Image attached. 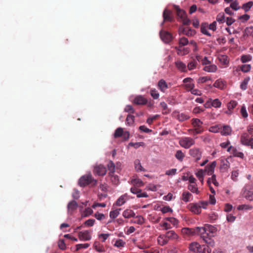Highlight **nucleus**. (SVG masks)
Here are the masks:
<instances>
[{"mask_svg":"<svg viewBox=\"0 0 253 253\" xmlns=\"http://www.w3.org/2000/svg\"><path fill=\"white\" fill-rule=\"evenodd\" d=\"M209 244L201 245L198 243L194 242L189 245V250L197 253H211V249Z\"/></svg>","mask_w":253,"mask_h":253,"instance_id":"f257e3e1","label":"nucleus"},{"mask_svg":"<svg viewBox=\"0 0 253 253\" xmlns=\"http://www.w3.org/2000/svg\"><path fill=\"white\" fill-rule=\"evenodd\" d=\"M195 233H197L201 235L204 242L209 244L210 246L213 247L214 245V241L208 237V233H207L205 226L204 227H197L195 229Z\"/></svg>","mask_w":253,"mask_h":253,"instance_id":"f03ea898","label":"nucleus"},{"mask_svg":"<svg viewBox=\"0 0 253 253\" xmlns=\"http://www.w3.org/2000/svg\"><path fill=\"white\" fill-rule=\"evenodd\" d=\"M97 184V180L94 179L90 173L83 175L79 180V184L82 187L88 185L94 186Z\"/></svg>","mask_w":253,"mask_h":253,"instance_id":"7ed1b4c3","label":"nucleus"},{"mask_svg":"<svg viewBox=\"0 0 253 253\" xmlns=\"http://www.w3.org/2000/svg\"><path fill=\"white\" fill-rule=\"evenodd\" d=\"M242 196L247 200H253V183L247 184L242 190Z\"/></svg>","mask_w":253,"mask_h":253,"instance_id":"20e7f679","label":"nucleus"},{"mask_svg":"<svg viewBox=\"0 0 253 253\" xmlns=\"http://www.w3.org/2000/svg\"><path fill=\"white\" fill-rule=\"evenodd\" d=\"M241 142L242 144L246 146H250L253 149V135L244 132L241 136Z\"/></svg>","mask_w":253,"mask_h":253,"instance_id":"39448f33","label":"nucleus"},{"mask_svg":"<svg viewBox=\"0 0 253 253\" xmlns=\"http://www.w3.org/2000/svg\"><path fill=\"white\" fill-rule=\"evenodd\" d=\"M179 144L185 149H188L195 144V140L191 137H182L179 139Z\"/></svg>","mask_w":253,"mask_h":253,"instance_id":"423d86ee","label":"nucleus"},{"mask_svg":"<svg viewBox=\"0 0 253 253\" xmlns=\"http://www.w3.org/2000/svg\"><path fill=\"white\" fill-rule=\"evenodd\" d=\"M172 116L180 122H183L188 120L190 116L186 113H181L175 111L172 113Z\"/></svg>","mask_w":253,"mask_h":253,"instance_id":"0eeeda50","label":"nucleus"},{"mask_svg":"<svg viewBox=\"0 0 253 253\" xmlns=\"http://www.w3.org/2000/svg\"><path fill=\"white\" fill-rule=\"evenodd\" d=\"M160 36L162 40L166 43H169L172 39V36L170 33L163 30L160 32Z\"/></svg>","mask_w":253,"mask_h":253,"instance_id":"6e6552de","label":"nucleus"},{"mask_svg":"<svg viewBox=\"0 0 253 253\" xmlns=\"http://www.w3.org/2000/svg\"><path fill=\"white\" fill-rule=\"evenodd\" d=\"M189 153L191 156L195 159L196 162H198L201 158L202 152L198 148H193L190 149Z\"/></svg>","mask_w":253,"mask_h":253,"instance_id":"1a4fd4ad","label":"nucleus"},{"mask_svg":"<svg viewBox=\"0 0 253 253\" xmlns=\"http://www.w3.org/2000/svg\"><path fill=\"white\" fill-rule=\"evenodd\" d=\"M78 237L80 240L89 241L91 238V233L88 230L80 231L78 233Z\"/></svg>","mask_w":253,"mask_h":253,"instance_id":"9d476101","label":"nucleus"},{"mask_svg":"<svg viewBox=\"0 0 253 253\" xmlns=\"http://www.w3.org/2000/svg\"><path fill=\"white\" fill-rule=\"evenodd\" d=\"M106 168L104 166L100 165L94 167L93 173L99 176H104L106 173Z\"/></svg>","mask_w":253,"mask_h":253,"instance_id":"9b49d317","label":"nucleus"},{"mask_svg":"<svg viewBox=\"0 0 253 253\" xmlns=\"http://www.w3.org/2000/svg\"><path fill=\"white\" fill-rule=\"evenodd\" d=\"M137 186L134 185L130 188V191L131 193L137 195V198L145 197L147 198L148 197V194L146 192L141 193V190L138 189Z\"/></svg>","mask_w":253,"mask_h":253,"instance_id":"f8f14e48","label":"nucleus"},{"mask_svg":"<svg viewBox=\"0 0 253 253\" xmlns=\"http://www.w3.org/2000/svg\"><path fill=\"white\" fill-rule=\"evenodd\" d=\"M193 79L191 78L184 79L183 82L185 84L184 87L187 91H190L195 87V84L192 83Z\"/></svg>","mask_w":253,"mask_h":253,"instance_id":"ddd939ff","label":"nucleus"},{"mask_svg":"<svg viewBox=\"0 0 253 253\" xmlns=\"http://www.w3.org/2000/svg\"><path fill=\"white\" fill-rule=\"evenodd\" d=\"M164 21L162 23V25L164 24V23L166 21L172 22L173 20V18L172 15V12L170 10L165 9L163 14Z\"/></svg>","mask_w":253,"mask_h":253,"instance_id":"4468645a","label":"nucleus"},{"mask_svg":"<svg viewBox=\"0 0 253 253\" xmlns=\"http://www.w3.org/2000/svg\"><path fill=\"white\" fill-rule=\"evenodd\" d=\"M179 34H183L186 35L187 36H192L194 35L196 32L194 30H192L188 27L184 28L180 27L179 29Z\"/></svg>","mask_w":253,"mask_h":253,"instance_id":"2eb2a0df","label":"nucleus"},{"mask_svg":"<svg viewBox=\"0 0 253 253\" xmlns=\"http://www.w3.org/2000/svg\"><path fill=\"white\" fill-rule=\"evenodd\" d=\"M188 209L195 214H199L201 212V209L198 203H191L188 206Z\"/></svg>","mask_w":253,"mask_h":253,"instance_id":"dca6fc26","label":"nucleus"},{"mask_svg":"<svg viewBox=\"0 0 253 253\" xmlns=\"http://www.w3.org/2000/svg\"><path fill=\"white\" fill-rule=\"evenodd\" d=\"M165 235L168 241L169 240H176L179 238L178 235L173 230L167 231Z\"/></svg>","mask_w":253,"mask_h":253,"instance_id":"f3484780","label":"nucleus"},{"mask_svg":"<svg viewBox=\"0 0 253 253\" xmlns=\"http://www.w3.org/2000/svg\"><path fill=\"white\" fill-rule=\"evenodd\" d=\"M134 103L137 105H144L147 104L148 101L146 98L141 95L135 97L133 100Z\"/></svg>","mask_w":253,"mask_h":253,"instance_id":"a211bd4d","label":"nucleus"},{"mask_svg":"<svg viewBox=\"0 0 253 253\" xmlns=\"http://www.w3.org/2000/svg\"><path fill=\"white\" fill-rule=\"evenodd\" d=\"M222 128L220 129V132L222 135L227 136L231 134L232 128L228 125H224L221 126Z\"/></svg>","mask_w":253,"mask_h":253,"instance_id":"6ab92c4d","label":"nucleus"},{"mask_svg":"<svg viewBox=\"0 0 253 253\" xmlns=\"http://www.w3.org/2000/svg\"><path fill=\"white\" fill-rule=\"evenodd\" d=\"M216 164L215 161L212 162L210 165H207L204 170L205 172H207L208 175H211L214 171Z\"/></svg>","mask_w":253,"mask_h":253,"instance_id":"aec40b11","label":"nucleus"},{"mask_svg":"<svg viewBox=\"0 0 253 253\" xmlns=\"http://www.w3.org/2000/svg\"><path fill=\"white\" fill-rule=\"evenodd\" d=\"M176 68L181 72H187V66L181 61H177L175 62Z\"/></svg>","mask_w":253,"mask_h":253,"instance_id":"412c9836","label":"nucleus"},{"mask_svg":"<svg viewBox=\"0 0 253 253\" xmlns=\"http://www.w3.org/2000/svg\"><path fill=\"white\" fill-rule=\"evenodd\" d=\"M219 62L225 66H227L229 64L228 57L225 55H219L218 57Z\"/></svg>","mask_w":253,"mask_h":253,"instance_id":"4be33fe9","label":"nucleus"},{"mask_svg":"<svg viewBox=\"0 0 253 253\" xmlns=\"http://www.w3.org/2000/svg\"><path fill=\"white\" fill-rule=\"evenodd\" d=\"M158 86L159 88L163 92H165L169 88L168 84L163 79L159 81Z\"/></svg>","mask_w":253,"mask_h":253,"instance_id":"5701e85b","label":"nucleus"},{"mask_svg":"<svg viewBox=\"0 0 253 253\" xmlns=\"http://www.w3.org/2000/svg\"><path fill=\"white\" fill-rule=\"evenodd\" d=\"M225 82L221 79L217 80L213 84V86L220 89H223L225 86Z\"/></svg>","mask_w":253,"mask_h":253,"instance_id":"b1692460","label":"nucleus"},{"mask_svg":"<svg viewBox=\"0 0 253 253\" xmlns=\"http://www.w3.org/2000/svg\"><path fill=\"white\" fill-rule=\"evenodd\" d=\"M217 69V66L214 64L207 65L204 68V70L208 72H215Z\"/></svg>","mask_w":253,"mask_h":253,"instance_id":"393cba45","label":"nucleus"},{"mask_svg":"<svg viewBox=\"0 0 253 253\" xmlns=\"http://www.w3.org/2000/svg\"><path fill=\"white\" fill-rule=\"evenodd\" d=\"M181 198L185 202H188L192 199V195L188 191H185L183 192Z\"/></svg>","mask_w":253,"mask_h":253,"instance_id":"a878e982","label":"nucleus"},{"mask_svg":"<svg viewBox=\"0 0 253 253\" xmlns=\"http://www.w3.org/2000/svg\"><path fill=\"white\" fill-rule=\"evenodd\" d=\"M135 213L134 211L129 209L126 210L123 213V215L125 218H129L130 217H135Z\"/></svg>","mask_w":253,"mask_h":253,"instance_id":"bb28decb","label":"nucleus"},{"mask_svg":"<svg viewBox=\"0 0 253 253\" xmlns=\"http://www.w3.org/2000/svg\"><path fill=\"white\" fill-rule=\"evenodd\" d=\"M158 244L161 246H164L168 244V241L165 234L160 235L158 237Z\"/></svg>","mask_w":253,"mask_h":253,"instance_id":"cd10ccee","label":"nucleus"},{"mask_svg":"<svg viewBox=\"0 0 253 253\" xmlns=\"http://www.w3.org/2000/svg\"><path fill=\"white\" fill-rule=\"evenodd\" d=\"M127 199V196L126 194L121 196L116 202V205L118 206H121L125 203Z\"/></svg>","mask_w":253,"mask_h":253,"instance_id":"c85d7f7f","label":"nucleus"},{"mask_svg":"<svg viewBox=\"0 0 253 253\" xmlns=\"http://www.w3.org/2000/svg\"><path fill=\"white\" fill-rule=\"evenodd\" d=\"M188 189L193 193H196V194H200V192L198 190L196 183L189 184L188 186Z\"/></svg>","mask_w":253,"mask_h":253,"instance_id":"c756f323","label":"nucleus"},{"mask_svg":"<svg viewBox=\"0 0 253 253\" xmlns=\"http://www.w3.org/2000/svg\"><path fill=\"white\" fill-rule=\"evenodd\" d=\"M205 229H206L207 233H215L217 231V228L215 226L209 224H206L205 225Z\"/></svg>","mask_w":253,"mask_h":253,"instance_id":"7c9ffc66","label":"nucleus"},{"mask_svg":"<svg viewBox=\"0 0 253 253\" xmlns=\"http://www.w3.org/2000/svg\"><path fill=\"white\" fill-rule=\"evenodd\" d=\"M208 24L207 23H203L201 25V32L208 36H211V34L208 31Z\"/></svg>","mask_w":253,"mask_h":253,"instance_id":"2f4dec72","label":"nucleus"},{"mask_svg":"<svg viewBox=\"0 0 253 253\" xmlns=\"http://www.w3.org/2000/svg\"><path fill=\"white\" fill-rule=\"evenodd\" d=\"M251 69V66L250 65L244 64V65H242L241 66L239 67L238 68H237L236 70H237V71L241 70L244 73H246V72L250 71Z\"/></svg>","mask_w":253,"mask_h":253,"instance_id":"473e14b6","label":"nucleus"},{"mask_svg":"<svg viewBox=\"0 0 253 253\" xmlns=\"http://www.w3.org/2000/svg\"><path fill=\"white\" fill-rule=\"evenodd\" d=\"M160 105L163 109V114H168L171 112V110L168 108L167 104L165 102H161Z\"/></svg>","mask_w":253,"mask_h":253,"instance_id":"72a5a7b5","label":"nucleus"},{"mask_svg":"<svg viewBox=\"0 0 253 253\" xmlns=\"http://www.w3.org/2000/svg\"><path fill=\"white\" fill-rule=\"evenodd\" d=\"M198 62L195 59H193L188 63L187 68L189 70H193L196 68Z\"/></svg>","mask_w":253,"mask_h":253,"instance_id":"f704fd0d","label":"nucleus"},{"mask_svg":"<svg viewBox=\"0 0 253 253\" xmlns=\"http://www.w3.org/2000/svg\"><path fill=\"white\" fill-rule=\"evenodd\" d=\"M222 127L220 125H217L213 126H211L209 129V131L213 133H217L220 132V129H221Z\"/></svg>","mask_w":253,"mask_h":253,"instance_id":"c9c22d12","label":"nucleus"},{"mask_svg":"<svg viewBox=\"0 0 253 253\" xmlns=\"http://www.w3.org/2000/svg\"><path fill=\"white\" fill-rule=\"evenodd\" d=\"M176 11L177 16L180 18V19H183L186 16V12L178 7H176Z\"/></svg>","mask_w":253,"mask_h":253,"instance_id":"e433bc0d","label":"nucleus"},{"mask_svg":"<svg viewBox=\"0 0 253 253\" xmlns=\"http://www.w3.org/2000/svg\"><path fill=\"white\" fill-rule=\"evenodd\" d=\"M175 157L180 162L183 161L185 155L181 150H177L175 154Z\"/></svg>","mask_w":253,"mask_h":253,"instance_id":"4c0bfd02","label":"nucleus"},{"mask_svg":"<svg viewBox=\"0 0 253 253\" xmlns=\"http://www.w3.org/2000/svg\"><path fill=\"white\" fill-rule=\"evenodd\" d=\"M93 247L95 250L98 252L103 253L105 252L103 246L100 245L98 242H95L93 245Z\"/></svg>","mask_w":253,"mask_h":253,"instance_id":"58836bf2","label":"nucleus"},{"mask_svg":"<svg viewBox=\"0 0 253 253\" xmlns=\"http://www.w3.org/2000/svg\"><path fill=\"white\" fill-rule=\"evenodd\" d=\"M192 125L194 127H201L203 122L199 119L195 118L191 120Z\"/></svg>","mask_w":253,"mask_h":253,"instance_id":"ea45409f","label":"nucleus"},{"mask_svg":"<svg viewBox=\"0 0 253 253\" xmlns=\"http://www.w3.org/2000/svg\"><path fill=\"white\" fill-rule=\"evenodd\" d=\"M134 166L137 171H145V169L141 166L140 160H136L134 162Z\"/></svg>","mask_w":253,"mask_h":253,"instance_id":"a19ab883","label":"nucleus"},{"mask_svg":"<svg viewBox=\"0 0 253 253\" xmlns=\"http://www.w3.org/2000/svg\"><path fill=\"white\" fill-rule=\"evenodd\" d=\"M78 206V205L75 201H72L68 205V210L74 211L77 208Z\"/></svg>","mask_w":253,"mask_h":253,"instance_id":"79ce46f5","label":"nucleus"},{"mask_svg":"<svg viewBox=\"0 0 253 253\" xmlns=\"http://www.w3.org/2000/svg\"><path fill=\"white\" fill-rule=\"evenodd\" d=\"M131 183L137 187H141L144 185L143 181L138 178L132 179L131 181Z\"/></svg>","mask_w":253,"mask_h":253,"instance_id":"37998d69","label":"nucleus"},{"mask_svg":"<svg viewBox=\"0 0 253 253\" xmlns=\"http://www.w3.org/2000/svg\"><path fill=\"white\" fill-rule=\"evenodd\" d=\"M108 168L109 171V174H111L114 173L115 170V166L114 163L110 161L108 164Z\"/></svg>","mask_w":253,"mask_h":253,"instance_id":"c03bdc74","label":"nucleus"},{"mask_svg":"<svg viewBox=\"0 0 253 253\" xmlns=\"http://www.w3.org/2000/svg\"><path fill=\"white\" fill-rule=\"evenodd\" d=\"M182 232L188 235H191L195 234V229L183 228L182 229Z\"/></svg>","mask_w":253,"mask_h":253,"instance_id":"a18cd8bd","label":"nucleus"},{"mask_svg":"<svg viewBox=\"0 0 253 253\" xmlns=\"http://www.w3.org/2000/svg\"><path fill=\"white\" fill-rule=\"evenodd\" d=\"M126 245L125 242H124L122 239H117L114 245L115 247H116L118 248H121L125 247V245Z\"/></svg>","mask_w":253,"mask_h":253,"instance_id":"49530a36","label":"nucleus"},{"mask_svg":"<svg viewBox=\"0 0 253 253\" xmlns=\"http://www.w3.org/2000/svg\"><path fill=\"white\" fill-rule=\"evenodd\" d=\"M109 175L110 176L111 180L113 184L117 185L119 184V179L117 175H115L114 173Z\"/></svg>","mask_w":253,"mask_h":253,"instance_id":"de8ad7c7","label":"nucleus"},{"mask_svg":"<svg viewBox=\"0 0 253 253\" xmlns=\"http://www.w3.org/2000/svg\"><path fill=\"white\" fill-rule=\"evenodd\" d=\"M253 5V2L252 1H249L242 5V8L245 12L248 11Z\"/></svg>","mask_w":253,"mask_h":253,"instance_id":"09e8293b","label":"nucleus"},{"mask_svg":"<svg viewBox=\"0 0 253 253\" xmlns=\"http://www.w3.org/2000/svg\"><path fill=\"white\" fill-rule=\"evenodd\" d=\"M121 209H116L115 210L111 211L110 212V217L113 219L115 218L120 214V211Z\"/></svg>","mask_w":253,"mask_h":253,"instance_id":"8fccbe9b","label":"nucleus"},{"mask_svg":"<svg viewBox=\"0 0 253 253\" xmlns=\"http://www.w3.org/2000/svg\"><path fill=\"white\" fill-rule=\"evenodd\" d=\"M189 42L188 39L186 38L185 37H182L180 39H179V47L186 45L188 44Z\"/></svg>","mask_w":253,"mask_h":253,"instance_id":"3c124183","label":"nucleus"},{"mask_svg":"<svg viewBox=\"0 0 253 253\" xmlns=\"http://www.w3.org/2000/svg\"><path fill=\"white\" fill-rule=\"evenodd\" d=\"M252 59L251 55H243L241 56V60L242 63H246L250 61Z\"/></svg>","mask_w":253,"mask_h":253,"instance_id":"603ef678","label":"nucleus"},{"mask_svg":"<svg viewBox=\"0 0 253 253\" xmlns=\"http://www.w3.org/2000/svg\"><path fill=\"white\" fill-rule=\"evenodd\" d=\"M250 80V78H245L240 84V88L242 90H246L247 88V84Z\"/></svg>","mask_w":253,"mask_h":253,"instance_id":"864d4df0","label":"nucleus"},{"mask_svg":"<svg viewBox=\"0 0 253 253\" xmlns=\"http://www.w3.org/2000/svg\"><path fill=\"white\" fill-rule=\"evenodd\" d=\"M123 129L122 127L118 128L114 133V136L115 138L121 137L123 134Z\"/></svg>","mask_w":253,"mask_h":253,"instance_id":"5fc2aeb1","label":"nucleus"},{"mask_svg":"<svg viewBox=\"0 0 253 253\" xmlns=\"http://www.w3.org/2000/svg\"><path fill=\"white\" fill-rule=\"evenodd\" d=\"M216 20L220 23H223L225 20V16L223 13H219L216 16Z\"/></svg>","mask_w":253,"mask_h":253,"instance_id":"6e6d98bb","label":"nucleus"},{"mask_svg":"<svg viewBox=\"0 0 253 253\" xmlns=\"http://www.w3.org/2000/svg\"><path fill=\"white\" fill-rule=\"evenodd\" d=\"M133 222L141 225L144 222V219L142 216L138 215L135 217Z\"/></svg>","mask_w":253,"mask_h":253,"instance_id":"4d7b16f0","label":"nucleus"},{"mask_svg":"<svg viewBox=\"0 0 253 253\" xmlns=\"http://www.w3.org/2000/svg\"><path fill=\"white\" fill-rule=\"evenodd\" d=\"M211 182L216 186H218V183L216 180V176L215 174H212V176L209 178L208 180V184H210Z\"/></svg>","mask_w":253,"mask_h":253,"instance_id":"13d9d810","label":"nucleus"},{"mask_svg":"<svg viewBox=\"0 0 253 253\" xmlns=\"http://www.w3.org/2000/svg\"><path fill=\"white\" fill-rule=\"evenodd\" d=\"M129 146L133 147L135 149H137L140 146H144V143L141 142H130L128 144Z\"/></svg>","mask_w":253,"mask_h":253,"instance_id":"bf43d9fd","label":"nucleus"},{"mask_svg":"<svg viewBox=\"0 0 253 253\" xmlns=\"http://www.w3.org/2000/svg\"><path fill=\"white\" fill-rule=\"evenodd\" d=\"M150 94H151V96L154 99H158L160 96L159 93H158V91L155 88L151 89Z\"/></svg>","mask_w":253,"mask_h":253,"instance_id":"052dcab7","label":"nucleus"},{"mask_svg":"<svg viewBox=\"0 0 253 253\" xmlns=\"http://www.w3.org/2000/svg\"><path fill=\"white\" fill-rule=\"evenodd\" d=\"M212 106L215 108H219L221 106V102L218 99L212 100L211 99Z\"/></svg>","mask_w":253,"mask_h":253,"instance_id":"680f3d73","label":"nucleus"},{"mask_svg":"<svg viewBox=\"0 0 253 253\" xmlns=\"http://www.w3.org/2000/svg\"><path fill=\"white\" fill-rule=\"evenodd\" d=\"M134 116L131 115H128L127 116L126 119V122H127V123L128 125H130L133 124V123H134Z\"/></svg>","mask_w":253,"mask_h":253,"instance_id":"e2e57ef3","label":"nucleus"},{"mask_svg":"<svg viewBox=\"0 0 253 253\" xmlns=\"http://www.w3.org/2000/svg\"><path fill=\"white\" fill-rule=\"evenodd\" d=\"M90 245L88 243L77 244L76 245V250H79L82 249H86Z\"/></svg>","mask_w":253,"mask_h":253,"instance_id":"0e129e2a","label":"nucleus"},{"mask_svg":"<svg viewBox=\"0 0 253 253\" xmlns=\"http://www.w3.org/2000/svg\"><path fill=\"white\" fill-rule=\"evenodd\" d=\"M211 78L210 77L205 76V77H202L199 78L198 80V83L199 84L201 83H204L208 81L211 80Z\"/></svg>","mask_w":253,"mask_h":253,"instance_id":"69168bd1","label":"nucleus"},{"mask_svg":"<svg viewBox=\"0 0 253 253\" xmlns=\"http://www.w3.org/2000/svg\"><path fill=\"white\" fill-rule=\"evenodd\" d=\"M92 213V210L90 208H87L85 209L83 214L84 216H88L91 215Z\"/></svg>","mask_w":253,"mask_h":253,"instance_id":"338daca9","label":"nucleus"},{"mask_svg":"<svg viewBox=\"0 0 253 253\" xmlns=\"http://www.w3.org/2000/svg\"><path fill=\"white\" fill-rule=\"evenodd\" d=\"M237 102L236 101H231L228 104V108L231 110L233 109L237 105Z\"/></svg>","mask_w":253,"mask_h":253,"instance_id":"774afa93","label":"nucleus"}]
</instances>
